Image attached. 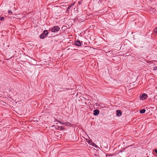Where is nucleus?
Listing matches in <instances>:
<instances>
[{
    "instance_id": "obj_1",
    "label": "nucleus",
    "mask_w": 157,
    "mask_h": 157,
    "mask_svg": "<svg viewBox=\"0 0 157 157\" xmlns=\"http://www.w3.org/2000/svg\"><path fill=\"white\" fill-rule=\"evenodd\" d=\"M48 34V32L47 30H44V31L43 33L40 35V39H44L45 37Z\"/></svg>"
},
{
    "instance_id": "obj_2",
    "label": "nucleus",
    "mask_w": 157,
    "mask_h": 157,
    "mask_svg": "<svg viewBox=\"0 0 157 157\" xmlns=\"http://www.w3.org/2000/svg\"><path fill=\"white\" fill-rule=\"evenodd\" d=\"M60 29V28L58 26H55L52 29L51 31L52 32H57Z\"/></svg>"
},
{
    "instance_id": "obj_3",
    "label": "nucleus",
    "mask_w": 157,
    "mask_h": 157,
    "mask_svg": "<svg viewBox=\"0 0 157 157\" xmlns=\"http://www.w3.org/2000/svg\"><path fill=\"white\" fill-rule=\"evenodd\" d=\"M147 95L146 94H144L140 95V99L141 100H144L145 99H146V98L147 97Z\"/></svg>"
},
{
    "instance_id": "obj_4",
    "label": "nucleus",
    "mask_w": 157,
    "mask_h": 157,
    "mask_svg": "<svg viewBox=\"0 0 157 157\" xmlns=\"http://www.w3.org/2000/svg\"><path fill=\"white\" fill-rule=\"evenodd\" d=\"M75 45L80 46H81V43L80 42V40H77L75 41Z\"/></svg>"
},
{
    "instance_id": "obj_5",
    "label": "nucleus",
    "mask_w": 157,
    "mask_h": 157,
    "mask_svg": "<svg viewBox=\"0 0 157 157\" xmlns=\"http://www.w3.org/2000/svg\"><path fill=\"white\" fill-rule=\"evenodd\" d=\"M99 113V111L98 109H95L94 111V115L96 116L98 115Z\"/></svg>"
},
{
    "instance_id": "obj_6",
    "label": "nucleus",
    "mask_w": 157,
    "mask_h": 157,
    "mask_svg": "<svg viewBox=\"0 0 157 157\" xmlns=\"http://www.w3.org/2000/svg\"><path fill=\"white\" fill-rule=\"evenodd\" d=\"M117 115V116H120L122 115V112L119 110H117L116 111Z\"/></svg>"
},
{
    "instance_id": "obj_7",
    "label": "nucleus",
    "mask_w": 157,
    "mask_h": 157,
    "mask_svg": "<svg viewBox=\"0 0 157 157\" xmlns=\"http://www.w3.org/2000/svg\"><path fill=\"white\" fill-rule=\"evenodd\" d=\"M146 111L145 109H144L140 110V113L142 114L144 113Z\"/></svg>"
},
{
    "instance_id": "obj_8",
    "label": "nucleus",
    "mask_w": 157,
    "mask_h": 157,
    "mask_svg": "<svg viewBox=\"0 0 157 157\" xmlns=\"http://www.w3.org/2000/svg\"><path fill=\"white\" fill-rule=\"evenodd\" d=\"M92 145L93 146H94L95 147H97V145L95 143H93V142H92Z\"/></svg>"
},
{
    "instance_id": "obj_9",
    "label": "nucleus",
    "mask_w": 157,
    "mask_h": 157,
    "mask_svg": "<svg viewBox=\"0 0 157 157\" xmlns=\"http://www.w3.org/2000/svg\"><path fill=\"white\" fill-rule=\"evenodd\" d=\"M154 32L157 34V27H155L154 30Z\"/></svg>"
},
{
    "instance_id": "obj_10",
    "label": "nucleus",
    "mask_w": 157,
    "mask_h": 157,
    "mask_svg": "<svg viewBox=\"0 0 157 157\" xmlns=\"http://www.w3.org/2000/svg\"><path fill=\"white\" fill-rule=\"evenodd\" d=\"M4 18L3 17H0V20L2 21L4 20Z\"/></svg>"
},
{
    "instance_id": "obj_11",
    "label": "nucleus",
    "mask_w": 157,
    "mask_h": 157,
    "mask_svg": "<svg viewBox=\"0 0 157 157\" xmlns=\"http://www.w3.org/2000/svg\"><path fill=\"white\" fill-rule=\"evenodd\" d=\"M157 69V67L155 66L153 67V70H156Z\"/></svg>"
},
{
    "instance_id": "obj_12",
    "label": "nucleus",
    "mask_w": 157,
    "mask_h": 157,
    "mask_svg": "<svg viewBox=\"0 0 157 157\" xmlns=\"http://www.w3.org/2000/svg\"><path fill=\"white\" fill-rule=\"evenodd\" d=\"M8 13H12V12L11 10H10L8 11Z\"/></svg>"
},
{
    "instance_id": "obj_13",
    "label": "nucleus",
    "mask_w": 157,
    "mask_h": 157,
    "mask_svg": "<svg viewBox=\"0 0 157 157\" xmlns=\"http://www.w3.org/2000/svg\"><path fill=\"white\" fill-rule=\"evenodd\" d=\"M154 151L157 154V149H155L154 150Z\"/></svg>"
},
{
    "instance_id": "obj_14",
    "label": "nucleus",
    "mask_w": 157,
    "mask_h": 157,
    "mask_svg": "<svg viewBox=\"0 0 157 157\" xmlns=\"http://www.w3.org/2000/svg\"><path fill=\"white\" fill-rule=\"evenodd\" d=\"M60 128L61 129L63 130L64 128L63 127L61 126V127Z\"/></svg>"
},
{
    "instance_id": "obj_15",
    "label": "nucleus",
    "mask_w": 157,
    "mask_h": 157,
    "mask_svg": "<svg viewBox=\"0 0 157 157\" xmlns=\"http://www.w3.org/2000/svg\"><path fill=\"white\" fill-rule=\"evenodd\" d=\"M63 125H66V123H63Z\"/></svg>"
},
{
    "instance_id": "obj_16",
    "label": "nucleus",
    "mask_w": 157,
    "mask_h": 157,
    "mask_svg": "<svg viewBox=\"0 0 157 157\" xmlns=\"http://www.w3.org/2000/svg\"><path fill=\"white\" fill-rule=\"evenodd\" d=\"M70 7H71L70 6V7H68V9L70 8Z\"/></svg>"
},
{
    "instance_id": "obj_17",
    "label": "nucleus",
    "mask_w": 157,
    "mask_h": 157,
    "mask_svg": "<svg viewBox=\"0 0 157 157\" xmlns=\"http://www.w3.org/2000/svg\"><path fill=\"white\" fill-rule=\"evenodd\" d=\"M90 144H91V145H92V144H91V143H90Z\"/></svg>"
},
{
    "instance_id": "obj_18",
    "label": "nucleus",
    "mask_w": 157,
    "mask_h": 157,
    "mask_svg": "<svg viewBox=\"0 0 157 157\" xmlns=\"http://www.w3.org/2000/svg\"><path fill=\"white\" fill-rule=\"evenodd\" d=\"M90 144H91V145H92V144H91V143H90Z\"/></svg>"
},
{
    "instance_id": "obj_19",
    "label": "nucleus",
    "mask_w": 157,
    "mask_h": 157,
    "mask_svg": "<svg viewBox=\"0 0 157 157\" xmlns=\"http://www.w3.org/2000/svg\"><path fill=\"white\" fill-rule=\"evenodd\" d=\"M58 122H59V121H58ZM60 123H61V124H62V123H61V122H60Z\"/></svg>"
}]
</instances>
